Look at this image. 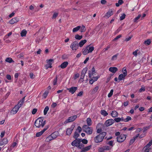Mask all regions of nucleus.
Segmentation results:
<instances>
[{
  "instance_id": "a18cd8bd",
  "label": "nucleus",
  "mask_w": 152,
  "mask_h": 152,
  "mask_svg": "<svg viewBox=\"0 0 152 152\" xmlns=\"http://www.w3.org/2000/svg\"><path fill=\"white\" fill-rule=\"evenodd\" d=\"M113 89H111L110 90V92L108 94V97H109V98L110 97L112 96V95H113Z\"/></svg>"
},
{
  "instance_id": "4c0bfd02",
  "label": "nucleus",
  "mask_w": 152,
  "mask_h": 152,
  "mask_svg": "<svg viewBox=\"0 0 152 152\" xmlns=\"http://www.w3.org/2000/svg\"><path fill=\"white\" fill-rule=\"evenodd\" d=\"M99 89V86H96L95 88H94L92 91V94H94L96 93L98 91Z\"/></svg>"
},
{
  "instance_id": "0eeeda50",
  "label": "nucleus",
  "mask_w": 152,
  "mask_h": 152,
  "mask_svg": "<svg viewBox=\"0 0 152 152\" xmlns=\"http://www.w3.org/2000/svg\"><path fill=\"white\" fill-rule=\"evenodd\" d=\"M70 48L72 50L76 51L78 48L79 45L77 41H75L73 42L70 46Z\"/></svg>"
},
{
  "instance_id": "5fc2aeb1",
  "label": "nucleus",
  "mask_w": 152,
  "mask_h": 152,
  "mask_svg": "<svg viewBox=\"0 0 152 152\" xmlns=\"http://www.w3.org/2000/svg\"><path fill=\"white\" fill-rule=\"evenodd\" d=\"M57 77H55L54 78V80H53V85H55L57 84Z\"/></svg>"
},
{
  "instance_id": "39448f33",
  "label": "nucleus",
  "mask_w": 152,
  "mask_h": 152,
  "mask_svg": "<svg viewBox=\"0 0 152 152\" xmlns=\"http://www.w3.org/2000/svg\"><path fill=\"white\" fill-rule=\"evenodd\" d=\"M83 129L85 132L88 134H91L93 132V129L91 127H89L87 125H84Z\"/></svg>"
},
{
  "instance_id": "1a4fd4ad",
  "label": "nucleus",
  "mask_w": 152,
  "mask_h": 152,
  "mask_svg": "<svg viewBox=\"0 0 152 152\" xmlns=\"http://www.w3.org/2000/svg\"><path fill=\"white\" fill-rule=\"evenodd\" d=\"M114 122V121L113 119H110L106 121L104 124L106 126L108 127L112 125Z\"/></svg>"
},
{
  "instance_id": "13d9d810",
  "label": "nucleus",
  "mask_w": 152,
  "mask_h": 152,
  "mask_svg": "<svg viewBox=\"0 0 152 152\" xmlns=\"http://www.w3.org/2000/svg\"><path fill=\"white\" fill-rule=\"evenodd\" d=\"M103 147L104 148V151H108L110 150L111 149V148H110V147L108 146H105Z\"/></svg>"
},
{
  "instance_id": "69168bd1",
  "label": "nucleus",
  "mask_w": 152,
  "mask_h": 152,
  "mask_svg": "<svg viewBox=\"0 0 152 152\" xmlns=\"http://www.w3.org/2000/svg\"><path fill=\"white\" fill-rule=\"evenodd\" d=\"M145 133H144V134H142L141 135H140L139 134V136L138 137H139L140 138H141L145 136Z\"/></svg>"
},
{
  "instance_id": "a211bd4d",
  "label": "nucleus",
  "mask_w": 152,
  "mask_h": 152,
  "mask_svg": "<svg viewBox=\"0 0 152 152\" xmlns=\"http://www.w3.org/2000/svg\"><path fill=\"white\" fill-rule=\"evenodd\" d=\"M113 14V11L112 9H110L105 15V16L109 18Z\"/></svg>"
},
{
  "instance_id": "c756f323",
  "label": "nucleus",
  "mask_w": 152,
  "mask_h": 152,
  "mask_svg": "<svg viewBox=\"0 0 152 152\" xmlns=\"http://www.w3.org/2000/svg\"><path fill=\"white\" fill-rule=\"evenodd\" d=\"M27 31L25 29L23 30L20 33L21 36L22 37H25L26 35Z\"/></svg>"
},
{
  "instance_id": "680f3d73",
  "label": "nucleus",
  "mask_w": 152,
  "mask_h": 152,
  "mask_svg": "<svg viewBox=\"0 0 152 152\" xmlns=\"http://www.w3.org/2000/svg\"><path fill=\"white\" fill-rule=\"evenodd\" d=\"M37 111V109L36 108H34L32 110V113L33 115L35 114Z\"/></svg>"
},
{
  "instance_id": "3c124183",
  "label": "nucleus",
  "mask_w": 152,
  "mask_h": 152,
  "mask_svg": "<svg viewBox=\"0 0 152 152\" xmlns=\"http://www.w3.org/2000/svg\"><path fill=\"white\" fill-rule=\"evenodd\" d=\"M81 131H82L81 128L80 127V126H78L77 127V129L76 130V131L77 132H79V133H80L81 132Z\"/></svg>"
},
{
  "instance_id": "c85d7f7f",
  "label": "nucleus",
  "mask_w": 152,
  "mask_h": 152,
  "mask_svg": "<svg viewBox=\"0 0 152 152\" xmlns=\"http://www.w3.org/2000/svg\"><path fill=\"white\" fill-rule=\"evenodd\" d=\"M101 113L104 116H106L108 115V113L104 110H102L101 111Z\"/></svg>"
},
{
  "instance_id": "f8f14e48",
  "label": "nucleus",
  "mask_w": 152,
  "mask_h": 152,
  "mask_svg": "<svg viewBox=\"0 0 152 152\" xmlns=\"http://www.w3.org/2000/svg\"><path fill=\"white\" fill-rule=\"evenodd\" d=\"M47 62L48 63L46 65L45 67V69H47L49 68H51L52 67L51 62L53 61V60L50 59L48 60H47Z\"/></svg>"
},
{
  "instance_id": "423d86ee",
  "label": "nucleus",
  "mask_w": 152,
  "mask_h": 152,
  "mask_svg": "<svg viewBox=\"0 0 152 152\" xmlns=\"http://www.w3.org/2000/svg\"><path fill=\"white\" fill-rule=\"evenodd\" d=\"M77 118V115H74L69 117L64 121V123L66 124L74 121Z\"/></svg>"
},
{
  "instance_id": "603ef678",
  "label": "nucleus",
  "mask_w": 152,
  "mask_h": 152,
  "mask_svg": "<svg viewBox=\"0 0 152 152\" xmlns=\"http://www.w3.org/2000/svg\"><path fill=\"white\" fill-rule=\"evenodd\" d=\"M42 134H43V133L41 131L40 132H37L36 134V136L37 137H39Z\"/></svg>"
},
{
  "instance_id": "774afa93",
  "label": "nucleus",
  "mask_w": 152,
  "mask_h": 152,
  "mask_svg": "<svg viewBox=\"0 0 152 152\" xmlns=\"http://www.w3.org/2000/svg\"><path fill=\"white\" fill-rule=\"evenodd\" d=\"M48 126H45V128L41 131L42 132V133L43 134L44 133V132L48 129Z\"/></svg>"
},
{
  "instance_id": "6ab92c4d",
  "label": "nucleus",
  "mask_w": 152,
  "mask_h": 152,
  "mask_svg": "<svg viewBox=\"0 0 152 152\" xmlns=\"http://www.w3.org/2000/svg\"><path fill=\"white\" fill-rule=\"evenodd\" d=\"M19 21V19L17 18H12L9 21V23L11 24L16 23Z\"/></svg>"
},
{
  "instance_id": "f257e3e1",
  "label": "nucleus",
  "mask_w": 152,
  "mask_h": 152,
  "mask_svg": "<svg viewBox=\"0 0 152 152\" xmlns=\"http://www.w3.org/2000/svg\"><path fill=\"white\" fill-rule=\"evenodd\" d=\"M25 97L20 101L17 105H16L12 108L11 111V113L13 115L16 114L19 110V109L22 106Z\"/></svg>"
},
{
  "instance_id": "72a5a7b5",
  "label": "nucleus",
  "mask_w": 152,
  "mask_h": 152,
  "mask_svg": "<svg viewBox=\"0 0 152 152\" xmlns=\"http://www.w3.org/2000/svg\"><path fill=\"white\" fill-rule=\"evenodd\" d=\"M49 107L48 106H47L45 107V108L44 110V115H45L47 114L48 111L49 110Z\"/></svg>"
},
{
  "instance_id": "de8ad7c7",
  "label": "nucleus",
  "mask_w": 152,
  "mask_h": 152,
  "mask_svg": "<svg viewBox=\"0 0 152 152\" xmlns=\"http://www.w3.org/2000/svg\"><path fill=\"white\" fill-rule=\"evenodd\" d=\"M126 15L125 13H123L121 16L120 17V20H123L125 17Z\"/></svg>"
},
{
  "instance_id": "bf43d9fd",
  "label": "nucleus",
  "mask_w": 152,
  "mask_h": 152,
  "mask_svg": "<svg viewBox=\"0 0 152 152\" xmlns=\"http://www.w3.org/2000/svg\"><path fill=\"white\" fill-rule=\"evenodd\" d=\"M114 121L117 123H118L120 121V118H114Z\"/></svg>"
},
{
  "instance_id": "09e8293b",
  "label": "nucleus",
  "mask_w": 152,
  "mask_h": 152,
  "mask_svg": "<svg viewBox=\"0 0 152 152\" xmlns=\"http://www.w3.org/2000/svg\"><path fill=\"white\" fill-rule=\"evenodd\" d=\"M145 91V87L144 86H142L141 88L139 89V91L140 92H142L143 91Z\"/></svg>"
},
{
  "instance_id": "aec40b11",
  "label": "nucleus",
  "mask_w": 152,
  "mask_h": 152,
  "mask_svg": "<svg viewBox=\"0 0 152 152\" xmlns=\"http://www.w3.org/2000/svg\"><path fill=\"white\" fill-rule=\"evenodd\" d=\"M8 142V140L7 139H0V145L6 144Z\"/></svg>"
},
{
  "instance_id": "473e14b6",
  "label": "nucleus",
  "mask_w": 152,
  "mask_h": 152,
  "mask_svg": "<svg viewBox=\"0 0 152 152\" xmlns=\"http://www.w3.org/2000/svg\"><path fill=\"white\" fill-rule=\"evenodd\" d=\"M152 145V139L149 141L148 143L145 147V148H148Z\"/></svg>"
},
{
  "instance_id": "37998d69",
  "label": "nucleus",
  "mask_w": 152,
  "mask_h": 152,
  "mask_svg": "<svg viewBox=\"0 0 152 152\" xmlns=\"http://www.w3.org/2000/svg\"><path fill=\"white\" fill-rule=\"evenodd\" d=\"M151 42V41L150 39H148L144 41V43L148 45H149Z\"/></svg>"
},
{
  "instance_id": "6e6d98bb",
  "label": "nucleus",
  "mask_w": 152,
  "mask_h": 152,
  "mask_svg": "<svg viewBox=\"0 0 152 152\" xmlns=\"http://www.w3.org/2000/svg\"><path fill=\"white\" fill-rule=\"evenodd\" d=\"M98 150L99 152H104V147H100L98 149Z\"/></svg>"
},
{
  "instance_id": "e433bc0d",
  "label": "nucleus",
  "mask_w": 152,
  "mask_h": 152,
  "mask_svg": "<svg viewBox=\"0 0 152 152\" xmlns=\"http://www.w3.org/2000/svg\"><path fill=\"white\" fill-rule=\"evenodd\" d=\"M141 17V15L140 14H139L138 15V16L135 17L134 19V22L135 23H136L137 22V20L140 18Z\"/></svg>"
},
{
  "instance_id": "20e7f679",
  "label": "nucleus",
  "mask_w": 152,
  "mask_h": 152,
  "mask_svg": "<svg viewBox=\"0 0 152 152\" xmlns=\"http://www.w3.org/2000/svg\"><path fill=\"white\" fill-rule=\"evenodd\" d=\"M94 48L93 46H90V45H87L82 49V53L84 55H86L89 53H91L94 50Z\"/></svg>"
},
{
  "instance_id": "4be33fe9",
  "label": "nucleus",
  "mask_w": 152,
  "mask_h": 152,
  "mask_svg": "<svg viewBox=\"0 0 152 152\" xmlns=\"http://www.w3.org/2000/svg\"><path fill=\"white\" fill-rule=\"evenodd\" d=\"M91 148V146L90 145L84 147L81 149L80 152H86L87 151L90 150Z\"/></svg>"
},
{
  "instance_id": "49530a36",
  "label": "nucleus",
  "mask_w": 152,
  "mask_h": 152,
  "mask_svg": "<svg viewBox=\"0 0 152 152\" xmlns=\"http://www.w3.org/2000/svg\"><path fill=\"white\" fill-rule=\"evenodd\" d=\"M81 142H82L83 144H87L88 143V140L85 139L82 140L80 139Z\"/></svg>"
},
{
  "instance_id": "a878e982",
  "label": "nucleus",
  "mask_w": 152,
  "mask_h": 152,
  "mask_svg": "<svg viewBox=\"0 0 152 152\" xmlns=\"http://www.w3.org/2000/svg\"><path fill=\"white\" fill-rule=\"evenodd\" d=\"M87 42V40L86 39L81 40L78 44V45L80 47H82Z\"/></svg>"
},
{
  "instance_id": "e2e57ef3",
  "label": "nucleus",
  "mask_w": 152,
  "mask_h": 152,
  "mask_svg": "<svg viewBox=\"0 0 152 152\" xmlns=\"http://www.w3.org/2000/svg\"><path fill=\"white\" fill-rule=\"evenodd\" d=\"M132 37V36L129 37L128 38H126L125 39L124 41L126 42H128L131 39Z\"/></svg>"
},
{
  "instance_id": "7ed1b4c3",
  "label": "nucleus",
  "mask_w": 152,
  "mask_h": 152,
  "mask_svg": "<svg viewBox=\"0 0 152 152\" xmlns=\"http://www.w3.org/2000/svg\"><path fill=\"white\" fill-rule=\"evenodd\" d=\"M106 135V132H102L94 137V142L96 143H98L102 142Z\"/></svg>"
},
{
  "instance_id": "0e129e2a",
  "label": "nucleus",
  "mask_w": 152,
  "mask_h": 152,
  "mask_svg": "<svg viewBox=\"0 0 152 152\" xmlns=\"http://www.w3.org/2000/svg\"><path fill=\"white\" fill-rule=\"evenodd\" d=\"M137 51L138 50H135L132 53V54L133 55H134L135 56H136L137 55Z\"/></svg>"
},
{
  "instance_id": "052dcab7",
  "label": "nucleus",
  "mask_w": 152,
  "mask_h": 152,
  "mask_svg": "<svg viewBox=\"0 0 152 152\" xmlns=\"http://www.w3.org/2000/svg\"><path fill=\"white\" fill-rule=\"evenodd\" d=\"M83 91H81L78 93L77 95V96H83Z\"/></svg>"
},
{
  "instance_id": "2f4dec72",
  "label": "nucleus",
  "mask_w": 152,
  "mask_h": 152,
  "mask_svg": "<svg viewBox=\"0 0 152 152\" xmlns=\"http://www.w3.org/2000/svg\"><path fill=\"white\" fill-rule=\"evenodd\" d=\"M5 61L9 63H11L14 62V61L10 57L7 58L5 60Z\"/></svg>"
},
{
  "instance_id": "5701e85b",
  "label": "nucleus",
  "mask_w": 152,
  "mask_h": 152,
  "mask_svg": "<svg viewBox=\"0 0 152 152\" xmlns=\"http://www.w3.org/2000/svg\"><path fill=\"white\" fill-rule=\"evenodd\" d=\"M68 64V63L67 61H65L62 63L60 65V67L62 69L65 68Z\"/></svg>"
},
{
  "instance_id": "393cba45",
  "label": "nucleus",
  "mask_w": 152,
  "mask_h": 152,
  "mask_svg": "<svg viewBox=\"0 0 152 152\" xmlns=\"http://www.w3.org/2000/svg\"><path fill=\"white\" fill-rule=\"evenodd\" d=\"M139 135V134H138L136 136L134 137L133 139H131L129 142V145H131L134 142L135 140L138 137Z\"/></svg>"
},
{
  "instance_id": "bb28decb",
  "label": "nucleus",
  "mask_w": 152,
  "mask_h": 152,
  "mask_svg": "<svg viewBox=\"0 0 152 152\" xmlns=\"http://www.w3.org/2000/svg\"><path fill=\"white\" fill-rule=\"evenodd\" d=\"M126 76V75H124L123 74H120L118 76V79L119 80V81H121L123 80H124L125 77Z\"/></svg>"
},
{
  "instance_id": "4468645a",
  "label": "nucleus",
  "mask_w": 152,
  "mask_h": 152,
  "mask_svg": "<svg viewBox=\"0 0 152 152\" xmlns=\"http://www.w3.org/2000/svg\"><path fill=\"white\" fill-rule=\"evenodd\" d=\"M88 70L87 68L86 67L84 68L82 70L81 72V75L80 76V79H83L86 73V72Z\"/></svg>"
},
{
  "instance_id": "f3484780",
  "label": "nucleus",
  "mask_w": 152,
  "mask_h": 152,
  "mask_svg": "<svg viewBox=\"0 0 152 152\" xmlns=\"http://www.w3.org/2000/svg\"><path fill=\"white\" fill-rule=\"evenodd\" d=\"M53 134H52L48 136L46 139L45 141L48 142L56 138V137H53Z\"/></svg>"
},
{
  "instance_id": "c9c22d12",
  "label": "nucleus",
  "mask_w": 152,
  "mask_h": 152,
  "mask_svg": "<svg viewBox=\"0 0 152 152\" xmlns=\"http://www.w3.org/2000/svg\"><path fill=\"white\" fill-rule=\"evenodd\" d=\"M152 126L151 125H150L148 126H146L143 128V133H145V131L150 128V127Z\"/></svg>"
},
{
  "instance_id": "9d476101",
  "label": "nucleus",
  "mask_w": 152,
  "mask_h": 152,
  "mask_svg": "<svg viewBox=\"0 0 152 152\" xmlns=\"http://www.w3.org/2000/svg\"><path fill=\"white\" fill-rule=\"evenodd\" d=\"M81 142L80 139H76L74 140L71 143V145L73 146L77 147Z\"/></svg>"
},
{
  "instance_id": "412c9836",
  "label": "nucleus",
  "mask_w": 152,
  "mask_h": 152,
  "mask_svg": "<svg viewBox=\"0 0 152 152\" xmlns=\"http://www.w3.org/2000/svg\"><path fill=\"white\" fill-rule=\"evenodd\" d=\"M109 70L111 72L115 73L118 71V69L116 67H110Z\"/></svg>"
},
{
  "instance_id": "b1692460",
  "label": "nucleus",
  "mask_w": 152,
  "mask_h": 152,
  "mask_svg": "<svg viewBox=\"0 0 152 152\" xmlns=\"http://www.w3.org/2000/svg\"><path fill=\"white\" fill-rule=\"evenodd\" d=\"M111 115L112 117L115 118L118 116V113L116 111L113 110L112 111Z\"/></svg>"
},
{
  "instance_id": "4d7b16f0",
  "label": "nucleus",
  "mask_w": 152,
  "mask_h": 152,
  "mask_svg": "<svg viewBox=\"0 0 152 152\" xmlns=\"http://www.w3.org/2000/svg\"><path fill=\"white\" fill-rule=\"evenodd\" d=\"M113 141L112 140L109 141L107 143V144L109 145L110 146L113 147Z\"/></svg>"
},
{
  "instance_id": "864d4df0",
  "label": "nucleus",
  "mask_w": 152,
  "mask_h": 152,
  "mask_svg": "<svg viewBox=\"0 0 152 152\" xmlns=\"http://www.w3.org/2000/svg\"><path fill=\"white\" fill-rule=\"evenodd\" d=\"M122 37V35L121 34L119 35L116 37L114 39H113V41H115L120 38Z\"/></svg>"
},
{
  "instance_id": "f03ea898",
  "label": "nucleus",
  "mask_w": 152,
  "mask_h": 152,
  "mask_svg": "<svg viewBox=\"0 0 152 152\" xmlns=\"http://www.w3.org/2000/svg\"><path fill=\"white\" fill-rule=\"evenodd\" d=\"M43 118L41 117L36 120L34 125L36 128L43 127L46 124V120L43 121Z\"/></svg>"
},
{
  "instance_id": "9b49d317",
  "label": "nucleus",
  "mask_w": 152,
  "mask_h": 152,
  "mask_svg": "<svg viewBox=\"0 0 152 152\" xmlns=\"http://www.w3.org/2000/svg\"><path fill=\"white\" fill-rule=\"evenodd\" d=\"M75 127V125L72 124L71 125L70 128H67L66 132V134L67 135H70L72 133V131Z\"/></svg>"
},
{
  "instance_id": "ddd939ff",
  "label": "nucleus",
  "mask_w": 152,
  "mask_h": 152,
  "mask_svg": "<svg viewBox=\"0 0 152 152\" xmlns=\"http://www.w3.org/2000/svg\"><path fill=\"white\" fill-rule=\"evenodd\" d=\"M95 70L94 67H93L92 68V72L91 71H88V76L89 78H91L94 75H95Z\"/></svg>"
},
{
  "instance_id": "cd10ccee",
  "label": "nucleus",
  "mask_w": 152,
  "mask_h": 152,
  "mask_svg": "<svg viewBox=\"0 0 152 152\" xmlns=\"http://www.w3.org/2000/svg\"><path fill=\"white\" fill-rule=\"evenodd\" d=\"M87 124L88 126H91L92 124V121L91 118H88L86 120Z\"/></svg>"
},
{
  "instance_id": "58836bf2",
  "label": "nucleus",
  "mask_w": 152,
  "mask_h": 152,
  "mask_svg": "<svg viewBox=\"0 0 152 152\" xmlns=\"http://www.w3.org/2000/svg\"><path fill=\"white\" fill-rule=\"evenodd\" d=\"M79 136V132H75L74 135L73 136L74 138H75L76 139H77V138H78Z\"/></svg>"
},
{
  "instance_id": "2eb2a0df",
  "label": "nucleus",
  "mask_w": 152,
  "mask_h": 152,
  "mask_svg": "<svg viewBox=\"0 0 152 152\" xmlns=\"http://www.w3.org/2000/svg\"><path fill=\"white\" fill-rule=\"evenodd\" d=\"M77 89V87H72L67 88V90L69 91V92L73 94L76 91Z\"/></svg>"
},
{
  "instance_id": "ea45409f",
  "label": "nucleus",
  "mask_w": 152,
  "mask_h": 152,
  "mask_svg": "<svg viewBox=\"0 0 152 152\" xmlns=\"http://www.w3.org/2000/svg\"><path fill=\"white\" fill-rule=\"evenodd\" d=\"M84 145L82 143L80 142V144L78 145L77 147V148H79V149H82L83 148H84Z\"/></svg>"
},
{
  "instance_id": "8fccbe9b",
  "label": "nucleus",
  "mask_w": 152,
  "mask_h": 152,
  "mask_svg": "<svg viewBox=\"0 0 152 152\" xmlns=\"http://www.w3.org/2000/svg\"><path fill=\"white\" fill-rule=\"evenodd\" d=\"M132 118L129 116H127V118L125 119V122H127L131 120Z\"/></svg>"
},
{
  "instance_id": "c03bdc74",
  "label": "nucleus",
  "mask_w": 152,
  "mask_h": 152,
  "mask_svg": "<svg viewBox=\"0 0 152 152\" xmlns=\"http://www.w3.org/2000/svg\"><path fill=\"white\" fill-rule=\"evenodd\" d=\"M80 31L81 32H85L86 30V27L84 26H83L81 28H80Z\"/></svg>"
},
{
  "instance_id": "f704fd0d",
  "label": "nucleus",
  "mask_w": 152,
  "mask_h": 152,
  "mask_svg": "<svg viewBox=\"0 0 152 152\" xmlns=\"http://www.w3.org/2000/svg\"><path fill=\"white\" fill-rule=\"evenodd\" d=\"M83 37L82 35H79V34H77L75 36V38L78 40L81 39Z\"/></svg>"
},
{
  "instance_id": "338daca9",
  "label": "nucleus",
  "mask_w": 152,
  "mask_h": 152,
  "mask_svg": "<svg viewBox=\"0 0 152 152\" xmlns=\"http://www.w3.org/2000/svg\"><path fill=\"white\" fill-rule=\"evenodd\" d=\"M58 15V13H54L53 16V18H55Z\"/></svg>"
},
{
  "instance_id": "a19ab883",
  "label": "nucleus",
  "mask_w": 152,
  "mask_h": 152,
  "mask_svg": "<svg viewBox=\"0 0 152 152\" xmlns=\"http://www.w3.org/2000/svg\"><path fill=\"white\" fill-rule=\"evenodd\" d=\"M48 93L49 92L48 91H45L42 95L43 97L44 98H46L48 96Z\"/></svg>"
},
{
  "instance_id": "dca6fc26",
  "label": "nucleus",
  "mask_w": 152,
  "mask_h": 152,
  "mask_svg": "<svg viewBox=\"0 0 152 152\" xmlns=\"http://www.w3.org/2000/svg\"><path fill=\"white\" fill-rule=\"evenodd\" d=\"M99 78V77L97 76L95 77H92L89 79V83L91 84H92L95 82Z\"/></svg>"
},
{
  "instance_id": "7c9ffc66",
  "label": "nucleus",
  "mask_w": 152,
  "mask_h": 152,
  "mask_svg": "<svg viewBox=\"0 0 152 152\" xmlns=\"http://www.w3.org/2000/svg\"><path fill=\"white\" fill-rule=\"evenodd\" d=\"M80 28L81 26H78L74 28L72 30V32H77L80 29Z\"/></svg>"
},
{
  "instance_id": "6e6552de",
  "label": "nucleus",
  "mask_w": 152,
  "mask_h": 152,
  "mask_svg": "<svg viewBox=\"0 0 152 152\" xmlns=\"http://www.w3.org/2000/svg\"><path fill=\"white\" fill-rule=\"evenodd\" d=\"M127 135L124 134H121L117 137V141L119 143L123 142L125 139Z\"/></svg>"
},
{
  "instance_id": "79ce46f5",
  "label": "nucleus",
  "mask_w": 152,
  "mask_h": 152,
  "mask_svg": "<svg viewBox=\"0 0 152 152\" xmlns=\"http://www.w3.org/2000/svg\"><path fill=\"white\" fill-rule=\"evenodd\" d=\"M122 71L123 72V74L124 75L126 76L127 75V72L126 70V68L125 67H124L123 68Z\"/></svg>"
}]
</instances>
